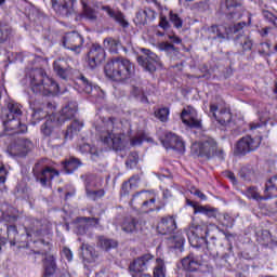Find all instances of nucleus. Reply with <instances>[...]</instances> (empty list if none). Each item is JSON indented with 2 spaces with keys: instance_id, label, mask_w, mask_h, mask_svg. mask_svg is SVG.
<instances>
[{
  "instance_id": "nucleus-58",
  "label": "nucleus",
  "mask_w": 277,
  "mask_h": 277,
  "mask_svg": "<svg viewBox=\"0 0 277 277\" xmlns=\"http://www.w3.org/2000/svg\"><path fill=\"white\" fill-rule=\"evenodd\" d=\"M85 224L88 228H92L94 226H98L101 224V219L98 217H90V216H83Z\"/></svg>"
},
{
  "instance_id": "nucleus-40",
  "label": "nucleus",
  "mask_w": 277,
  "mask_h": 277,
  "mask_svg": "<svg viewBox=\"0 0 277 277\" xmlns=\"http://www.w3.org/2000/svg\"><path fill=\"white\" fill-rule=\"evenodd\" d=\"M104 45L108 49L109 53H118V49L122 48L120 40L114 38H106Z\"/></svg>"
},
{
  "instance_id": "nucleus-19",
  "label": "nucleus",
  "mask_w": 277,
  "mask_h": 277,
  "mask_svg": "<svg viewBox=\"0 0 277 277\" xmlns=\"http://www.w3.org/2000/svg\"><path fill=\"white\" fill-rule=\"evenodd\" d=\"M90 68H96L105 62V49L98 44H93L88 53Z\"/></svg>"
},
{
  "instance_id": "nucleus-28",
  "label": "nucleus",
  "mask_w": 277,
  "mask_h": 277,
  "mask_svg": "<svg viewBox=\"0 0 277 277\" xmlns=\"http://www.w3.org/2000/svg\"><path fill=\"white\" fill-rule=\"evenodd\" d=\"M188 205L193 207L194 213H202V215H207V217H217V209L211 208L209 206H199L194 201H188Z\"/></svg>"
},
{
  "instance_id": "nucleus-61",
  "label": "nucleus",
  "mask_w": 277,
  "mask_h": 277,
  "mask_svg": "<svg viewBox=\"0 0 277 277\" xmlns=\"http://www.w3.org/2000/svg\"><path fill=\"white\" fill-rule=\"evenodd\" d=\"M159 27H161V29L164 31L170 29V22H168V17H166V15L160 16Z\"/></svg>"
},
{
  "instance_id": "nucleus-21",
  "label": "nucleus",
  "mask_w": 277,
  "mask_h": 277,
  "mask_svg": "<svg viewBox=\"0 0 277 277\" xmlns=\"http://www.w3.org/2000/svg\"><path fill=\"white\" fill-rule=\"evenodd\" d=\"M217 111V105L211 104L210 105V114H212L213 118L221 124L222 127H226V124H229L230 120H233V114L228 111V109L224 108Z\"/></svg>"
},
{
  "instance_id": "nucleus-52",
  "label": "nucleus",
  "mask_w": 277,
  "mask_h": 277,
  "mask_svg": "<svg viewBox=\"0 0 277 277\" xmlns=\"http://www.w3.org/2000/svg\"><path fill=\"white\" fill-rule=\"evenodd\" d=\"M169 19L170 23H172L173 27H175V29H181L183 27V19L181 18V16H179L177 13L170 11Z\"/></svg>"
},
{
  "instance_id": "nucleus-12",
  "label": "nucleus",
  "mask_w": 277,
  "mask_h": 277,
  "mask_svg": "<svg viewBox=\"0 0 277 277\" xmlns=\"http://www.w3.org/2000/svg\"><path fill=\"white\" fill-rule=\"evenodd\" d=\"M143 55L137 56V62L147 72H155L161 66V58L148 49H142Z\"/></svg>"
},
{
  "instance_id": "nucleus-36",
  "label": "nucleus",
  "mask_w": 277,
  "mask_h": 277,
  "mask_svg": "<svg viewBox=\"0 0 277 277\" xmlns=\"http://www.w3.org/2000/svg\"><path fill=\"white\" fill-rule=\"evenodd\" d=\"M130 96H133L140 103H148V96L142 87L132 85L130 89Z\"/></svg>"
},
{
  "instance_id": "nucleus-13",
  "label": "nucleus",
  "mask_w": 277,
  "mask_h": 277,
  "mask_svg": "<svg viewBox=\"0 0 277 277\" xmlns=\"http://www.w3.org/2000/svg\"><path fill=\"white\" fill-rule=\"evenodd\" d=\"M47 159H42L37 162V166H41L43 169L39 174H37V181L40 183L41 187H51V182L55 176H60V171L49 167L47 164Z\"/></svg>"
},
{
  "instance_id": "nucleus-54",
  "label": "nucleus",
  "mask_w": 277,
  "mask_h": 277,
  "mask_svg": "<svg viewBox=\"0 0 277 277\" xmlns=\"http://www.w3.org/2000/svg\"><path fill=\"white\" fill-rule=\"evenodd\" d=\"M259 241L262 246H272V243H274V239L272 238V234L269 233V230L265 229L262 232Z\"/></svg>"
},
{
  "instance_id": "nucleus-15",
  "label": "nucleus",
  "mask_w": 277,
  "mask_h": 277,
  "mask_svg": "<svg viewBox=\"0 0 277 277\" xmlns=\"http://www.w3.org/2000/svg\"><path fill=\"white\" fill-rule=\"evenodd\" d=\"M227 21H239L243 16V6L239 0H226L223 9Z\"/></svg>"
},
{
  "instance_id": "nucleus-39",
  "label": "nucleus",
  "mask_w": 277,
  "mask_h": 277,
  "mask_svg": "<svg viewBox=\"0 0 277 277\" xmlns=\"http://www.w3.org/2000/svg\"><path fill=\"white\" fill-rule=\"evenodd\" d=\"M10 36H12V26L5 22H0V44L8 42Z\"/></svg>"
},
{
  "instance_id": "nucleus-24",
  "label": "nucleus",
  "mask_w": 277,
  "mask_h": 277,
  "mask_svg": "<svg viewBox=\"0 0 277 277\" xmlns=\"http://www.w3.org/2000/svg\"><path fill=\"white\" fill-rule=\"evenodd\" d=\"M184 272H198L200 269L202 262L198 255L189 253L181 261Z\"/></svg>"
},
{
  "instance_id": "nucleus-56",
  "label": "nucleus",
  "mask_w": 277,
  "mask_h": 277,
  "mask_svg": "<svg viewBox=\"0 0 277 277\" xmlns=\"http://www.w3.org/2000/svg\"><path fill=\"white\" fill-rule=\"evenodd\" d=\"M81 250L85 256H90L91 259H94L96 256V251L94 248L88 243L82 242Z\"/></svg>"
},
{
  "instance_id": "nucleus-23",
  "label": "nucleus",
  "mask_w": 277,
  "mask_h": 277,
  "mask_svg": "<svg viewBox=\"0 0 277 277\" xmlns=\"http://www.w3.org/2000/svg\"><path fill=\"white\" fill-rule=\"evenodd\" d=\"M21 130H17L14 128V126L6 119L3 120L0 117V136L3 137V135H16L18 133H27V126H19Z\"/></svg>"
},
{
  "instance_id": "nucleus-42",
  "label": "nucleus",
  "mask_w": 277,
  "mask_h": 277,
  "mask_svg": "<svg viewBox=\"0 0 277 277\" xmlns=\"http://www.w3.org/2000/svg\"><path fill=\"white\" fill-rule=\"evenodd\" d=\"M90 228L88 227V224L85 223L83 216L76 219V235H85Z\"/></svg>"
},
{
  "instance_id": "nucleus-4",
  "label": "nucleus",
  "mask_w": 277,
  "mask_h": 277,
  "mask_svg": "<svg viewBox=\"0 0 277 277\" xmlns=\"http://www.w3.org/2000/svg\"><path fill=\"white\" fill-rule=\"evenodd\" d=\"M6 239L11 246V248H16V250H23L26 248L30 250L28 254H36L34 247L36 246V241L31 239L36 232L34 229H29L25 227L24 233H18V228L16 225H6Z\"/></svg>"
},
{
  "instance_id": "nucleus-1",
  "label": "nucleus",
  "mask_w": 277,
  "mask_h": 277,
  "mask_svg": "<svg viewBox=\"0 0 277 277\" xmlns=\"http://www.w3.org/2000/svg\"><path fill=\"white\" fill-rule=\"evenodd\" d=\"M97 131L101 142L113 150H124V147L129 146V138L122 132V122L114 117L104 119L103 126Z\"/></svg>"
},
{
  "instance_id": "nucleus-9",
  "label": "nucleus",
  "mask_w": 277,
  "mask_h": 277,
  "mask_svg": "<svg viewBox=\"0 0 277 277\" xmlns=\"http://www.w3.org/2000/svg\"><path fill=\"white\" fill-rule=\"evenodd\" d=\"M247 198H252L253 200H269V198H277V176L271 177L266 184L264 189V196H261L259 193V188L256 186H250L246 190Z\"/></svg>"
},
{
  "instance_id": "nucleus-3",
  "label": "nucleus",
  "mask_w": 277,
  "mask_h": 277,
  "mask_svg": "<svg viewBox=\"0 0 277 277\" xmlns=\"http://www.w3.org/2000/svg\"><path fill=\"white\" fill-rule=\"evenodd\" d=\"M104 72L113 81H127L135 76V64L122 56L113 57L105 65Z\"/></svg>"
},
{
  "instance_id": "nucleus-50",
  "label": "nucleus",
  "mask_w": 277,
  "mask_h": 277,
  "mask_svg": "<svg viewBox=\"0 0 277 277\" xmlns=\"http://www.w3.org/2000/svg\"><path fill=\"white\" fill-rule=\"evenodd\" d=\"M81 4L83 8L85 18H88L89 21H96V18H97L96 11H94V9L90 8L88 5V3H85V1H81Z\"/></svg>"
},
{
  "instance_id": "nucleus-8",
  "label": "nucleus",
  "mask_w": 277,
  "mask_h": 277,
  "mask_svg": "<svg viewBox=\"0 0 277 277\" xmlns=\"http://www.w3.org/2000/svg\"><path fill=\"white\" fill-rule=\"evenodd\" d=\"M36 90L43 96H49V94H62L60 84L47 75L44 68L37 69Z\"/></svg>"
},
{
  "instance_id": "nucleus-27",
  "label": "nucleus",
  "mask_w": 277,
  "mask_h": 277,
  "mask_svg": "<svg viewBox=\"0 0 277 277\" xmlns=\"http://www.w3.org/2000/svg\"><path fill=\"white\" fill-rule=\"evenodd\" d=\"M53 69L57 77L64 81H66V79H68V75H70V66H68V63L64 60L55 61L53 63Z\"/></svg>"
},
{
  "instance_id": "nucleus-30",
  "label": "nucleus",
  "mask_w": 277,
  "mask_h": 277,
  "mask_svg": "<svg viewBox=\"0 0 277 277\" xmlns=\"http://www.w3.org/2000/svg\"><path fill=\"white\" fill-rule=\"evenodd\" d=\"M21 212L12 206L6 207V209L2 212V220L4 222H9L10 224H14V222H17Z\"/></svg>"
},
{
  "instance_id": "nucleus-53",
  "label": "nucleus",
  "mask_w": 277,
  "mask_h": 277,
  "mask_svg": "<svg viewBox=\"0 0 277 277\" xmlns=\"http://www.w3.org/2000/svg\"><path fill=\"white\" fill-rule=\"evenodd\" d=\"M87 194V198H89V200H98V198H103V196H105V189H97L94 190V188H91L89 190L85 192Z\"/></svg>"
},
{
  "instance_id": "nucleus-29",
  "label": "nucleus",
  "mask_w": 277,
  "mask_h": 277,
  "mask_svg": "<svg viewBox=\"0 0 277 277\" xmlns=\"http://www.w3.org/2000/svg\"><path fill=\"white\" fill-rule=\"evenodd\" d=\"M62 166L66 174H72V172L79 170L83 163L78 158L69 157L62 162Z\"/></svg>"
},
{
  "instance_id": "nucleus-18",
  "label": "nucleus",
  "mask_w": 277,
  "mask_h": 277,
  "mask_svg": "<svg viewBox=\"0 0 277 277\" xmlns=\"http://www.w3.org/2000/svg\"><path fill=\"white\" fill-rule=\"evenodd\" d=\"M75 3L77 0H52V8L60 16L68 18L75 14Z\"/></svg>"
},
{
  "instance_id": "nucleus-62",
  "label": "nucleus",
  "mask_w": 277,
  "mask_h": 277,
  "mask_svg": "<svg viewBox=\"0 0 277 277\" xmlns=\"http://www.w3.org/2000/svg\"><path fill=\"white\" fill-rule=\"evenodd\" d=\"M133 185L129 184V182H123L121 186V196H129V189H131Z\"/></svg>"
},
{
  "instance_id": "nucleus-48",
  "label": "nucleus",
  "mask_w": 277,
  "mask_h": 277,
  "mask_svg": "<svg viewBox=\"0 0 277 277\" xmlns=\"http://www.w3.org/2000/svg\"><path fill=\"white\" fill-rule=\"evenodd\" d=\"M155 118L160 120V122H168V117L170 116V109L168 107L159 108L154 113Z\"/></svg>"
},
{
  "instance_id": "nucleus-63",
  "label": "nucleus",
  "mask_w": 277,
  "mask_h": 277,
  "mask_svg": "<svg viewBox=\"0 0 277 277\" xmlns=\"http://www.w3.org/2000/svg\"><path fill=\"white\" fill-rule=\"evenodd\" d=\"M5 176H8V170H5V166L0 164V185L5 183Z\"/></svg>"
},
{
  "instance_id": "nucleus-34",
  "label": "nucleus",
  "mask_w": 277,
  "mask_h": 277,
  "mask_svg": "<svg viewBox=\"0 0 277 277\" xmlns=\"http://www.w3.org/2000/svg\"><path fill=\"white\" fill-rule=\"evenodd\" d=\"M148 196V192L142 190L133 195L132 199L130 200V206L132 209H142L144 205V200Z\"/></svg>"
},
{
  "instance_id": "nucleus-16",
  "label": "nucleus",
  "mask_w": 277,
  "mask_h": 277,
  "mask_svg": "<svg viewBox=\"0 0 277 277\" xmlns=\"http://www.w3.org/2000/svg\"><path fill=\"white\" fill-rule=\"evenodd\" d=\"M161 144L167 150H176V153H185V142H183V140L179 135L172 132H168L164 135V137L161 140Z\"/></svg>"
},
{
  "instance_id": "nucleus-44",
  "label": "nucleus",
  "mask_w": 277,
  "mask_h": 277,
  "mask_svg": "<svg viewBox=\"0 0 277 277\" xmlns=\"http://www.w3.org/2000/svg\"><path fill=\"white\" fill-rule=\"evenodd\" d=\"M239 176L242 181H252L254 179V169L252 167H242L239 171Z\"/></svg>"
},
{
  "instance_id": "nucleus-51",
  "label": "nucleus",
  "mask_w": 277,
  "mask_h": 277,
  "mask_svg": "<svg viewBox=\"0 0 277 277\" xmlns=\"http://www.w3.org/2000/svg\"><path fill=\"white\" fill-rule=\"evenodd\" d=\"M154 277H166V268L161 259L156 260V266L154 267Z\"/></svg>"
},
{
  "instance_id": "nucleus-26",
  "label": "nucleus",
  "mask_w": 277,
  "mask_h": 277,
  "mask_svg": "<svg viewBox=\"0 0 277 277\" xmlns=\"http://www.w3.org/2000/svg\"><path fill=\"white\" fill-rule=\"evenodd\" d=\"M102 10L106 12L109 18H113V21L118 23L121 27H129V22H127L124 14L121 11H116L109 5L102 6Z\"/></svg>"
},
{
  "instance_id": "nucleus-38",
  "label": "nucleus",
  "mask_w": 277,
  "mask_h": 277,
  "mask_svg": "<svg viewBox=\"0 0 277 277\" xmlns=\"http://www.w3.org/2000/svg\"><path fill=\"white\" fill-rule=\"evenodd\" d=\"M157 199L153 194L147 193V197H145V200L143 201V206H141V210L143 213H150L155 211V202Z\"/></svg>"
},
{
  "instance_id": "nucleus-10",
  "label": "nucleus",
  "mask_w": 277,
  "mask_h": 277,
  "mask_svg": "<svg viewBox=\"0 0 277 277\" xmlns=\"http://www.w3.org/2000/svg\"><path fill=\"white\" fill-rule=\"evenodd\" d=\"M209 235V226L202 223L199 225H194L186 230V236L193 248H202L207 246V236Z\"/></svg>"
},
{
  "instance_id": "nucleus-6",
  "label": "nucleus",
  "mask_w": 277,
  "mask_h": 277,
  "mask_svg": "<svg viewBox=\"0 0 277 277\" xmlns=\"http://www.w3.org/2000/svg\"><path fill=\"white\" fill-rule=\"evenodd\" d=\"M77 114V102H69L65 107L62 108L60 115L51 114L49 119L41 127L43 135H51L53 127H60L64 124L66 120H72Z\"/></svg>"
},
{
  "instance_id": "nucleus-33",
  "label": "nucleus",
  "mask_w": 277,
  "mask_h": 277,
  "mask_svg": "<svg viewBox=\"0 0 277 277\" xmlns=\"http://www.w3.org/2000/svg\"><path fill=\"white\" fill-rule=\"evenodd\" d=\"M81 129H83V122H81L79 120H74L67 127V130L65 132V140H72V137H75V135H77V133H79V131H81Z\"/></svg>"
},
{
  "instance_id": "nucleus-14",
  "label": "nucleus",
  "mask_w": 277,
  "mask_h": 277,
  "mask_svg": "<svg viewBox=\"0 0 277 277\" xmlns=\"http://www.w3.org/2000/svg\"><path fill=\"white\" fill-rule=\"evenodd\" d=\"M63 47L79 55L83 49V37L77 31L67 32L63 37Z\"/></svg>"
},
{
  "instance_id": "nucleus-32",
  "label": "nucleus",
  "mask_w": 277,
  "mask_h": 277,
  "mask_svg": "<svg viewBox=\"0 0 277 277\" xmlns=\"http://www.w3.org/2000/svg\"><path fill=\"white\" fill-rule=\"evenodd\" d=\"M83 180L85 192L98 187V177L95 174L87 173L80 176Z\"/></svg>"
},
{
  "instance_id": "nucleus-35",
  "label": "nucleus",
  "mask_w": 277,
  "mask_h": 277,
  "mask_svg": "<svg viewBox=\"0 0 277 277\" xmlns=\"http://www.w3.org/2000/svg\"><path fill=\"white\" fill-rule=\"evenodd\" d=\"M140 228V221L135 217H127L122 223V230L124 233H135Z\"/></svg>"
},
{
  "instance_id": "nucleus-22",
  "label": "nucleus",
  "mask_w": 277,
  "mask_h": 277,
  "mask_svg": "<svg viewBox=\"0 0 277 277\" xmlns=\"http://www.w3.org/2000/svg\"><path fill=\"white\" fill-rule=\"evenodd\" d=\"M8 109L10 111V114L6 115V120L13 127H18V128H16V130L21 131V127H23L24 124H21V121L16 120V118H18V116H21V114H23V111L21 110V105L18 103H15V102H10L8 104Z\"/></svg>"
},
{
  "instance_id": "nucleus-46",
  "label": "nucleus",
  "mask_w": 277,
  "mask_h": 277,
  "mask_svg": "<svg viewBox=\"0 0 277 277\" xmlns=\"http://www.w3.org/2000/svg\"><path fill=\"white\" fill-rule=\"evenodd\" d=\"M158 49L159 51H164V53H168V55L176 53L179 51V48L174 47V44L168 41H162L158 43Z\"/></svg>"
},
{
  "instance_id": "nucleus-55",
  "label": "nucleus",
  "mask_w": 277,
  "mask_h": 277,
  "mask_svg": "<svg viewBox=\"0 0 277 277\" xmlns=\"http://www.w3.org/2000/svg\"><path fill=\"white\" fill-rule=\"evenodd\" d=\"M171 242L174 243L172 248L175 250H180V252H183V246H185V238L183 236H173L171 238Z\"/></svg>"
},
{
  "instance_id": "nucleus-17",
  "label": "nucleus",
  "mask_w": 277,
  "mask_h": 277,
  "mask_svg": "<svg viewBox=\"0 0 277 277\" xmlns=\"http://www.w3.org/2000/svg\"><path fill=\"white\" fill-rule=\"evenodd\" d=\"M181 120L183 124H186V127H189L190 129L202 128V121L198 119V111H196L192 106H188L182 110Z\"/></svg>"
},
{
  "instance_id": "nucleus-57",
  "label": "nucleus",
  "mask_w": 277,
  "mask_h": 277,
  "mask_svg": "<svg viewBox=\"0 0 277 277\" xmlns=\"http://www.w3.org/2000/svg\"><path fill=\"white\" fill-rule=\"evenodd\" d=\"M241 47H242V51H252V47H253V43H252V39H250V37H243L241 36Z\"/></svg>"
},
{
  "instance_id": "nucleus-20",
  "label": "nucleus",
  "mask_w": 277,
  "mask_h": 277,
  "mask_svg": "<svg viewBox=\"0 0 277 277\" xmlns=\"http://www.w3.org/2000/svg\"><path fill=\"white\" fill-rule=\"evenodd\" d=\"M31 148H34L31 141L27 138H18L11 145V153L16 157H27Z\"/></svg>"
},
{
  "instance_id": "nucleus-64",
  "label": "nucleus",
  "mask_w": 277,
  "mask_h": 277,
  "mask_svg": "<svg viewBox=\"0 0 277 277\" xmlns=\"http://www.w3.org/2000/svg\"><path fill=\"white\" fill-rule=\"evenodd\" d=\"M142 142H143V140L140 136H133L130 138L131 146H142Z\"/></svg>"
},
{
  "instance_id": "nucleus-37",
  "label": "nucleus",
  "mask_w": 277,
  "mask_h": 277,
  "mask_svg": "<svg viewBox=\"0 0 277 277\" xmlns=\"http://www.w3.org/2000/svg\"><path fill=\"white\" fill-rule=\"evenodd\" d=\"M79 150L83 155H85V153H89L91 155L92 161H101V154H98L96 147H91L90 144L83 143L82 145H79Z\"/></svg>"
},
{
  "instance_id": "nucleus-45",
  "label": "nucleus",
  "mask_w": 277,
  "mask_h": 277,
  "mask_svg": "<svg viewBox=\"0 0 277 277\" xmlns=\"http://www.w3.org/2000/svg\"><path fill=\"white\" fill-rule=\"evenodd\" d=\"M138 161H140V156L137 155L136 151H132L130 153V155L128 156V159L126 160V167L128 168V170H133V168L137 166Z\"/></svg>"
},
{
  "instance_id": "nucleus-43",
  "label": "nucleus",
  "mask_w": 277,
  "mask_h": 277,
  "mask_svg": "<svg viewBox=\"0 0 277 277\" xmlns=\"http://www.w3.org/2000/svg\"><path fill=\"white\" fill-rule=\"evenodd\" d=\"M98 245L103 250H111V248H116L118 246V242H116L114 239L105 238L104 236L98 237Z\"/></svg>"
},
{
  "instance_id": "nucleus-5",
  "label": "nucleus",
  "mask_w": 277,
  "mask_h": 277,
  "mask_svg": "<svg viewBox=\"0 0 277 277\" xmlns=\"http://www.w3.org/2000/svg\"><path fill=\"white\" fill-rule=\"evenodd\" d=\"M192 150H194L197 157H201L209 161L213 157H217L221 161H224L226 154L224 148L217 146V141L209 135L203 134L198 143L193 144Z\"/></svg>"
},
{
  "instance_id": "nucleus-25",
  "label": "nucleus",
  "mask_w": 277,
  "mask_h": 277,
  "mask_svg": "<svg viewBox=\"0 0 277 277\" xmlns=\"http://www.w3.org/2000/svg\"><path fill=\"white\" fill-rule=\"evenodd\" d=\"M157 230L160 235H172L176 230V221L172 216L162 217Z\"/></svg>"
},
{
  "instance_id": "nucleus-49",
  "label": "nucleus",
  "mask_w": 277,
  "mask_h": 277,
  "mask_svg": "<svg viewBox=\"0 0 277 277\" xmlns=\"http://www.w3.org/2000/svg\"><path fill=\"white\" fill-rule=\"evenodd\" d=\"M78 81H80V85L83 90V92H85V94H92V82H90V80H88V78H85V76L80 75L78 77Z\"/></svg>"
},
{
  "instance_id": "nucleus-11",
  "label": "nucleus",
  "mask_w": 277,
  "mask_h": 277,
  "mask_svg": "<svg viewBox=\"0 0 277 277\" xmlns=\"http://www.w3.org/2000/svg\"><path fill=\"white\" fill-rule=\"evenodd\" d=\"M259 146H261V138L252 137L250 135L242 136L236 144L234 155L237 157H246V155L258 150Z\"/></svg>"
},
{
  "instance_id": "nucleus-31",
  "label": "nucleus",
  "mask_w": 277,
  "mask_h": 277,
  "mask_svg": "<svg viewBox=\"0 0 277 277\" xmlns=\"http://www.w3.org/2000/svg\"><path fill=\"white\" fill-rule=\"evenodd\" d=\"M148 21H155V11L143 9L136 13V23H138V25H146Z\"/></svg>"
},
{
  "instance_id": "nucleus-2",
  "label": "nucleus",
  "mask_w": 277,
  "mask_h": 277,
  "mask_svg": "<svg viewBox=\"0 0 277 277\" xmlns=\"http://www.w3.org/2000/svg\"><path fill=\"white\" fill-rule=\"evenodd\" d=\"M37 243L39 245V250L37 254H41L44 256L42 259L43 263V277H53L57 272V259L55 255L51 254V250H53V243H51V237L53 234L49 232V229L37 230Z\"/></svg>"
},
{
  "instance_id": "nucleus-59",
  "label": "nucleus",
  "mask_w": 277,
  "mask_h": 277,
  "mask_svg": "<svg viewBox=\"0 0 277 277\" xmlns=\"http://www.w3.org/2000/svg\"><path fill=\"white\" fill-rule=\"evenodd\" d=\"M263 17L277 27V17L269 11H262Z\"/></svg>"
},
{
  "instance_id": "nucleus-7",
  "label": "nucleus",
  "mask_w": 277,
  "mask_h": 277,
  "mask_svg": "<svg viewBox=\"0 0 277 277\" xmlns=\"http://www.w3.org/2000/svg\"><path fill=\"white\" fill-rule=\"evenodd\" d=\"M246 27V22H239L237 24H233L227 26L224 25H212L208 28L209 38L211 40H226V36H233V34H238L235 37V40H239V36H241V31Z\"/></svg>"
},
{
  "instance_id": "nucleus-60",
  "label": "nucleus",
  "mask_w": 277,
  "mask_h": 277,
  "mask_svg": "<svg viewBox=\"0 0 277 277\" xmlns=\"http://www.w3.org/2000/svg\"><path fill=\"white\" fill-rule=\"evenodd\" d=\"M267 124V121H253L249 123L250 131H256V129H261L262 127H265Z\"/></svg>"
},
{
  "instance_id": "nucleus-47",
  "label": "nucleus",
  "mask_w": 277,
  "mask_h": 277,
  "mask_svg": "<svg viewBox=\"0 0 277 277\" xmlns=\"http://www.w3.org/2000/svg\"><path fill=\"white\" fill-rule=\"evenodd\" d=\"M258 53L262 57H272V43H269V42L260 43Z\"/></svg>"
},
{
  "instance_id": "nucleus-41",
  "label": "nucleus",
  "mask_w": 277,
  "mask_h": 277,
  "mask_svg": "<svg viewBox=\"0 0 277 277\" xmlns=\"http://www.w3.org/2000/svg\"><path fill=\"white\" fill-rule=\"evenodd\" d=\"M25 83L29 85L32 94H36V70L30 69L26 72Z\"/></svg>"
}]
</instances>
